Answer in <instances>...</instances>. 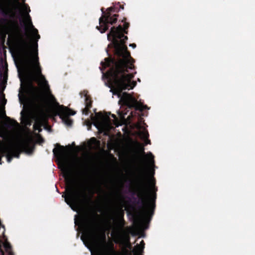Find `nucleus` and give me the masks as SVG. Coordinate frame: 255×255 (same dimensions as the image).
Instances as JSON below:
<instances>
[{
    "label": "nucleus",
    "mask_w": 255,
    "mask_h": 255,
    "mask_svg": "<svg viewBox=\"0 0 255 255\" xmlns=\"http://www.w3.org/2000/svg\"><path fill=\"white\" fill-rule=\"evenodd\" d=\"M128 26V24L125 23L124 28L121 25L117 27H113L110 33L108 34V39L111 41L108 47L111 46L114 48L117 58L116 60L105 58V61L101 62L102 68L101 70H103L108 66L111 67L109 71L103 74V78L106 85L111 88L110 92L120 98L119 104L142 111L147 108L146 106L138 102L129 94L124 93L121 96V94L123 90H129L136 85V82L131 81L136 74L133 69V60L124 44L128 37L123 33H127L126 29Z\"/></svg>",
    "instance_id": "obj_2"
},
{
    "label": "nucleus",
    "mask_w": 255,
    "mask_h": 255,
    "mask_svg": "<svg viewBox=\"0 0 255 255\" xmlns=\"http://www.w3.org/2000/svg\"><path fill=\"white\" fill-rule=\"evenodd\" d=\"M75 224L78 226L77 230L82 232L81 239L90 251L91 255H126L124 252L117 251L114 248L113 241L116 243L121 241L119 230L114 228L111 233L113 240H107L105 231L99 232L94 221L76 215Z\"/></svg>",
    "instance_id": "obj_3"
},
{
    "label": "nucleus",
    "mask_w": 255,
    "mask_h": 255,
    "mask_svg": "<svg viewBox=\"0 0 255 255\" xmlns=\"http://www.w3.org/2000/svg\"><path fill=\"white\" fill-rule=\"evenodd\" d=\"M129 46L134 48L136 47V45L134 43H132L129 44Z\"/></svg>",
    "instance_id": "obj_20"
},
{
    "label": "nucleus",
    "mask_w": 255,
    "mask_h": 255,
    "mask_svg": "<svg viewBox=\"0 0 255 255\" xmlns=\"http://www.w3.org/2000/svg\"><path fill=\"white\" fill-rule=\"evenodd\" d=\"M60 164L66 184L67 194L63 195L65 201L73 210H76L86 199V195L75 183L73 168L75 159L63 146H59L53 150Z\"/></svg>",
    "instance_id": "obj_4"
},
{
    "label": "nucleus",
    "mask_w": 255,
    "mask_h": 255,
    "mask_svg": "<svg viewBox=\"0 0 255 255\" xmlns=\"http://www.w3.org/2000/svg\"><path fill=\"white\" fill-rule=\"evenodd\" d=\"M137 128H139V125H137Z\"/></svg>",
    "instance_id": "obj_24"
},
{
    "label": "nucleus",
    "mask_w": 255,
    "mask_h": 255,
    "mask_svg": "<svg viewBox=\"0 0 255 255\" xmlns=\"http://www.w3.org/2000/svg\"><path fill=\"white\" fill-rule=\"evenodd\" d=\"M138 81H139V82H140V79H138Z\"/></svg>",
    "instance_id": "obj_25"
},
{
    "label": "nucleus",
    "mask_w": 255,
    "mask_h": 255,
    "mask_svg": "<svg viewBox=\"0 0 255 255\" xmlns=\"http://www.w3.org/2000/svg\"><path fill=\"white\" fill-rule=\"evenodd\" d=\"M113 8L111 7L107 9V11L103 13V15L99 19V26H97V28L100 31L101 33L105 32L109 28V24H113L117 21L116 15L112 16L110 13L113 11Z\"/></svg>",
    "instance_id": "obj_7"
},
{
    "label": "nucleus",
    "mask_w": 255,
    "mask_h": 255,
    "mask_svg": "<svg viewBox=\"0 0 255 255\" xmlns=\"http://www.w3.org/2000/svg\"><path fill=\"white\" fill-rule=\"evenodd\" d=\"M88 144V147L90 149L96 148L98 145L97 141L95 138H91Z\"/></svg>",
    "instance_id": "obj_15"
},
{
    "label": "nucleus",
    "mask_w": 255,
    "mask_h": 255,
    "mask_svg": "<svg viewBox=\"0 0 255 255\" xmlns=\"http://www.w3.org/2000/svg\"><path fill=\"white\" fill-rule=\"evenodd\" d=\"M149 141H145V143H146V144H147V143H149Z\"/></svg>",
    "instance_id": "obj_22"
},
{
    "label": "nucleus",
    "mask_w": 255,
    "mask_h": 255,
    "mask_svg": "<svg viewBox=\"0 0 255 255\" xmlns=\"http://www.w3.org/2000/svg\"><path fill=\"white\" fill-rule=\"evenodd\" d=\"M118 114L120 117V120H119L116 117L115 115H112V117L114 118L113 120V124L114 125H115L117 127H118L119 126L121 125L122 124V123H123L125 120V115L126 114V113H124L123 111H119L118 112Z\"/></svg>",
    "instance_id": "obj_10"
},
{
    "label": "nucleus",
    "mask_w": 255,
    "mask_h": 255,
    "mask_svg": "<svg viewBox=\"0 0 255 255\" xmlns=\"http://www.w3.org/2000/svg\"><path fill=\"white\" fill-rule=\"evenodd\" d=\"M21 96H22V93L19 94V98L20 100H21Z\"/></svg>",
    "instance_id": "obj_21"
},
{
    "label": "nucleus",
    "mask_w": 255,
    "mask_h": 255,
    "mask_svg": "<svg viewBox=\"0 0 255 255\" xmlns=\"http://www.w3.org/2000/svg\"><path fill=\"white\" fill-rule=\"evenodd\" d=\"M12 8L18 11L19 20L25 31L26 37L20 32L16 20H10L3 26L1 35H8V41L19 59L21 67L18 68L25 102L29 105L39 107L35 114L22 116L25 125H31V119L35 121V131L41 130V127L46 128L48 117L59 116L67 126H71L69 116L75 112L66 107L60 105L51 94L47 81L42 74L38 56L37 41L40 36L32 24L29 12V7L25 0H7Z\"/></svg>",
    "instance_id": "obj_1"
},
{
    "label": "nucleus",
    "mask_w": 255,
    "mask_h": 255,
    "mask_svg": "<svg viewBox=\"0 0 255 255\" xmlns=\"http://www.w3.org/2000/svg\"><path fill=\"white\" fill-rule=\"evenodd\" d=\"M0 154L5 155L7 162H10L13 157H18L17 145L10 140L4 142L0 141Z\"/></svg>",
    "instance_id": "obj_6"
},
{
    "label": "nucleus",
    "mask_w": 255,
    "mask_h": 255,
    "mask_svg": "<svg viewBox=\"0 0 255 255\" xmlns=\"http://www.w3.org/2000/svg\"><path fill=\"white\" fill-rule=\"evenodd\" d=\"M153 208V203L152 201H148L144 203L141 211L140 217L134 222L135 228L139 230L145 229V221L148 218L151 214Z\"/></svg>",
    "instance_id": "obj_5"
},
{
    "label": "nucleus",
    "mask_w": 255,
    "mask_h": 255,
    "mask_svg": "<svg viewBox=\"0 0 255 255\" xmlns=\"http://www.w3.org/2000/svg\"><path fill=\"white\" fill-rule=\"evenodd\" d=\"M32 141L33 136L30 132L27 133L21 140V146L27 153H30L32 151Z\"/></svg>",
    "instance_id": "obj_9"
},
{
    "label": "nucleus",
    "mask_w": 255,
    "mask_h": 255,
    "mask_svg": "<svg viewBox=\"0 0 255 255\" xmlns=\"http://www.w3.org/2000/svg\"><path fill=\"white\" fill-rule=\"evenodd\" d=\"M148 188L151 192L153 191L154 187V183H153L152 180H151L150 181V182L149 183Z\"/></svg>",
    "instance_id": "obj_19"
},
{
    "label": "nucleus",
    "mask_w": 255,
    "mask_h": 255,
    "mask_svg": "<svg viewBox=\"0 0 255 255\" xmlns=\"http://www.w3.org/2000/svg\"><path fill=\"white\" fill-rule=\"evenodd\" d=\"M94 122L97 128L101 132H104L105 134H107V132L113 128L111 120L107 115L97 114Z\"/></svg>",
    "instance_id": "obj_8"
},
{
    "label": "nucleus",
    "mask_w": 255,
    "mask_h": 255,
    "mask_svg": "<svg viewBox=\"0 0 255 255\" xmlns=\"http://www.w3.org/2000/svg\"><path fill=\"white\" fill-rule=\"evenodd\" d=\"M146 157L147 161L148 162L149 165L150 166H151L153 164V155L150 152L146 154Z\"/></svg>",
    "instance_id": "obj_17"
},
{
    "label": "nucleus",
    "mask_w": 255,
    "mask_h": 255,
    "mask_svg": "<svg viewBox=\"0 0 255 255\" xmlns=\"http://www.w3.org/2000/svg\"><path fill=\"white\" fill-rule=\"evenodd\" d=\"M115 224L120 227H122L124 226L123 219L121 217H119L118 223L115 222Z\"/></svg>",
    "instance_id": "obj_18"
},
{
    "label": "nucleus",
    "mask_w": 255,
    "mask_h": 255,
    "mask_svg": "<svg viewBox=\"0 0 255 255\" xmlns=\"http://www.w3.org/2000/svg\"><path fill=\"white\" fill-rule=\"evenodd\" d=\"M150 197L151 198H152V197L153 198V195H151V197Z\"/></svg>",
    "instance_id": "obj_23"
},
{
    "label": "nucleus",
    "mask_w": 255,
    "mask_h": 255,
    "mask_svg": "<svg viewBox=\"0 0 255 255\" xmlns=\"http://www.w3.org/2000/svg\"><path fill=\"white\" fill-rule=\"evenodd\" d=\"M81 97H83L85 101L86 108L83 110V113L87 114L88 109L91 107V102L89 100V97L87 95V92L83 91L81 93Z\"/></svg>",
    "instance_id": "obj_11"
},
{
    "label": "nucleus",
    "mask_w": 255,
    "mask_h": 255,
    "mask_svg": "<svg viewBox=\"0 0 255 255\" xmlns=\"http://www.w3.org/2000/svg\"><path fill=\"white\" fill-rule=\"evenodd\" d=\"M139 136L144 140H146L148 137V134L147 131L145 129H139L138 132Z\"/></svg>",
    "instance_id": "obj_16"
},
{
    "label": "nucleus",
    "mask_w": 255,
    "mask_h": 255,
    "mask_svg": "<svg viewBox=\"0 0 255 255\" xmlns=\"http://www.w3.org/2000/svg\"><path fill=\"white\" fill-rule=\"evenodd\" d=\"M144 245L143 241H141L139 245H137L133 250V255H142Z\"/></svg>",
    "instance_id": "obj_12"
},
{
    "label": "nucleus",
    "mask_w": 255,
    "mask_h": 255,
    "mask_svg": "<svg viewBox=\"0 0 255 255\" xmlns=\"http://www.w3.org/2000/svg\"><path fill=\"white\" fill-rule=\"evenodd\" d=\"M6 104V100L2 96L0 97V114L1 116L4 115V112L3 111L4 106Z\"/></svg>",
    "instance_id": "obj_14"
},
{
    "label": "nucleus",
    "mask_w": 255,
    "mask_h": 255,
    "mask_svg": "<svg viewBox=\"0 0 255 255\" xmlns=\"http://www.w3.org/2000/svg\"><path fill=\"white\" fill-rule=\"evenodd\" d=\"M147 185L142 181H139L137 184V188L139 194L143 195L145 193Z\"/></svg>",
    "instance_id": "obj_13"
}]
</instances>
